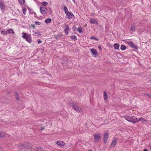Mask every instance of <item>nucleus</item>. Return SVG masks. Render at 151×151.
<instances>
[{
	"instance_id": "obj_16",
	"label": "nucleus",
	"mask_w": 151,
	"mask_h": 151,
	"mask_svg": "<svg viewBox=\"0 0 151 151\" xmlns=\"http://www.w3.org/2000/svg\"><path fill=\"white\" fill-rule=\"evenodd\" d=\"M114 47L115 49H118L119 48V44L115 43L114 45Z\"/></svg>"
},
{
	"instance_id": "obj_43",
	"label": "nucleus",
	"mask_w": 151,
	"mask_h": 151,
	"mask_svg": "<svg viewBox=\"0 0 151 151\" xmlns=\"http://www.w3.org/2000/svg\"><path fill=\"white\" fill-rule=\"evenodd\" d=\"M143 151H148V150L146 149H144Z\"/></svg>"
},
{
	"instance_id": "obj_13",
	"label": "nucleus",
	"mask_w": 151,
	"mask_h": 151,
	"mask_svg": "<svg viewBox=\"0 0 151 151\" xmlns=\"http://www.w3.org/2000/svg\"><path fill=\"white\" fill-rule=\"evenodd\" d=\"M35 151H42L43 149L41 147H39L35 148Z\"/></svg>"
},
{
	"instance_id": "obj_26",
	"label": "nucleus",
	"mask_w": 151,
	"mask_h": 151,
	"mask_svg": "<svg viewBox=\"0 0 151 151\" xmlns=\"http://www.w3.org/2000/svg\"><path fill=\"white\" fill-rule=\"evenodd\" d=\"M23 146H24V144H22L19 146V148L22 150H24V149L25 148V147Z\"/></svg>"
},
{
	"instance_id": "obj_25",
	"label": "nucleus",
	"mask_w": 151,
	"mask_h": 151,
	"mask_svg": "<svg viewBox=\"0 0 151 151\" xmlns=\"http://www.w3.org/2000/svg\"><path fill=\"white\" fill-rule=\"evenodd\" d=\"M20 4L23 5L25 3V0H18Z\"/></svg>"
},
{
	"instance_id": "obj_45",
	"label": "nucleus",
	"mask_w": 151,
	"mask_h": 151,
	"mask_svg": "<svg viewBox=\"0 0 151 151\" xmlns=\"http://www.w3.org/2000/svg\"><path fill=\"white\" fill-rule=\"evenodd\" d=\"M37 36H38V37H40L41 36V35L38 34Z\"/></svg>"
},
{
	"instance_id": "obj_30",
	"label": "nucleus",
	"mask_w": 151,
	"mask_h": 151,
	"mask_svg": "<svg viewBox=\"0 0 151 151\" xmlns=\"http://www.w3.org/2000/svg\"><path fill=\"white\" fill-rule=\"evenodd\" d=\"M135 27L134 26H132V27L131 28L130 30L131 31H134L135 30Z\"/></svg>"
},
{
	"instance_id": "obj_20",
	"label": "nucleus",
	"mask_w": 151,
	"mask_h": 151,
	"mask_svg": "<svg viewBox=\"0 0 151 151\" xmlns=\"http://www.w3.org/2000/svg\"><path fill=\"white\" fill-rule=\"evenodd\" d=\"M127 48V47L124 45H121L120 49L122 50H124Z\"/></svg>"
},
{
	"instance_id": "obj_11",
	"label": "nucleus",
	"mask_w": 151,
	"mask_h": 151,
	"mask_svg": "<svg viewBox=\"0 0 151 151\" xmlns=\"http://www.w3.org/2000/svg\"><path fill=\"white\" fill-rule=\"evenodd\" d=\"M6 134L4 132L0 131V137L3 138L6 136Z\"/></svg>"
},
{
	"instance_id": "obj_21",
	"label": "nucleus",
	"mask_w": 151,
	"mask_h": 151,
	"mask_svg": "<svg viewBox=\"0 0 151 151\" xmlns=\"http://www.w3.org/2000/svg\"><path fill=\"white\" fill-rule=\"evenodd\" d=\"M64 11L66 14L69 13V12L68 11V8L67 7L65 6L64 7Z\"/></svg>"
},
{
	"instance_id": "obj_2",
	"label": "nucleus",
	"mask_w": 151,
	"mask_h": 151,
	"mask_svg": "<svg viewBox=\"0 0 151 151\" xmlns=\"http://www.w3.org/2000/svg\"><path fill=\"white\" fill-rule=\"evenodd\" d=\"M125 119L130 122L135 123L137 122V118L135 116H133L132 117L129 116H125Z\"/></svg>"
},
{
	"instance_id": "obj_12",
	"label": "nucleus",
	"mask_w": 151,
	"mask_h": 151,
	"mask_svg": "<svg viewBox=\"0 0 151 151\" xmlns=\"http://www.w3.org/2000/svg\"><path fill=\"white\" fill-rule=\"evenodd\" d=\"M140 121H142V123H143L146 122V120L142 117H141L139 119L137 118V122H138Z\"/></svg>"
},
{
	"instance_id": "obj_9",
	"label": "nucleus",
	"mask_w": 151,
	"mask_h": 151,
	"mask_svg": "<svg viewBox=\"0 0 151 151\" xmlns=\"http://www.w3.org/2000/svg\"><path fill=\"white\" fill-rule=\"evenodd\" d=\"M117 142V140L116 139L113 140L111 143V146L112 147H114L116 145Z\"/></svg>"
},
{
	"instance_id": "obj_33",
	"label": "nucleus",
	"mask_w": 151,
	"mask_h": 151,
	"mask_svg": "<svg viewBox=\"0 0 151 151\" xmlns=\"http://www.w3.org/2000/svg\"><path fill=\"white\" fill-rule=\"evenodd\" d=\"M26 11L27 9H26L25 8H23V12L24 14H25V12H26Z\"/></svg>"
},
{
	"instance_id": "obj_51",
	"label": "nucleus",
	"mask_w": 151,
	"mask_h": 151,
	"mask_svg": "<svg viewBox=\"0 0 151 151\" xmlns=\"http://www.w3.org/2000/svg\"><path fill=\"white\" fill-rule=\"evenodd\" d=\"M122 40L123 41H125V40Z\"/></svg>"
},
{
	"instance_id": "obj_39",
	"label": "nucleus",
	"mask_w": 151,
	"mask_h": 151,
	"mask_svg": "<svg viewBox=\"0 0 151 151\" xmlns=\"http://www.w3.org/2000/svg\"><path fill=\"white\" fill-rule=\"evenodd\" d=\"M91 39H95V40L96 41H98L99 40V39L98 38H91Z\"/></svg>"
},
{
	"instance_id": "obj_34",
	"label": "nucleus",
	"mask_w": 151,
	"mask_h": 151,
	"mask_svg": "<svg viewBox=\"0 0 151 151\" xmlns=\"http://www.w3.org/2000/svg\"><path fill=\"white\" fill-rule=\"evenodd\" d=\"M0 101L1 102L4 103L5 102L6 99H3V98H1Z\"/></svg>"
},
{
	"instance_id": "obj_4",
	"label": "nucleus",
	"mask_w": 151,
	"mask_h": 151,
	"mask_svg": "<svg viewBox=\"0 0 151 151\" xmlns=\"http://www.w3.org/2000/svg\"><path fill=\"white\" fill-rule=\"evenodd\" d=\"M23 146L25 147V149H27L28 150H30L32 151L33 150V149L31 146V145L29 143L27 142L24 144V146Z\"/></svg>"
},
{
	"instance_id": "obj_18",
	"label": "nucleus",
	"mask_w": 151,
	"mask_h": 151,
	"mask_svg": "<svg viewBox=\"0 0 151 151\" xmlns=\"http://www.w3.org/2000/svg\"><path fill=\"white\" fill-rule=\"evenodd\" d=\"M104 99L105 100H107L108 97L106 93V92L105 91L104 92Z\"/></svg>"
},
{
	"instance_id": "obj_42",
	"label": "nucleus",
	"mask_w": 151,
	"mask_h": 151,
	"mask_svg": "<svg viewBox=\"0 0 151 151\" xmlns=\"http://www.w3.org/2000/svg\"><path fill=\"white\" fill-rule=\"evenodd\" d=\"M70 38H76V36H74V37H73V36H71Z\"/></svg>"
},
{
	"instance_id": "obj_36",
	"label": "nucleus",
	"mask_w": 151,
	"mask_h": 151,
	"mask_svg": "<svg viewBox=\"0 0 151 151\" xmlns=\"http://www.w3.org/2000/svg\"><path fill=\"white\" fill-rule=\"evenodd\" d=\"M35 23L36 24L40 25L41 24V23L38 21L36 22Z\"/></svg>"
},
{
	"instance_id": "obj_28",
	"label": "nucleus",
	"mask_w": 151,
	"mask_h": 151,
	"mask_svg": "<svg viewBox=\"0 0 151 151\" xmlns=\"http://www.w3.org/2000/svg\"><path fill=\"white\" fill-rule=\"evenodd\" d=\"M42 4L44 6H47L48 4L47 2L46 1H44L42 3Z\"/></svg>"
},
{
	"instance_id": "obj_44",
	"label": "nucleus",
	"mask_w": 151,
	"mask_h": 151,
	"mask_svg": "<svg viewBox=\"0 0 151 151\" xmlns=\"http://www.w3.org/2000/svg\"><path fill=\"white\" fill-rule=\"evenodd\" d=\"M98 48L99 49H101V46H99L98 47Z\"/></svg>"
},
{
	"instance_id": "obj_41",
	"label": "nucleus",
	"mask_w": 151,
	"mask_h": 151,
	"mask_svg": "<svg viewBox=\"0 0 151 151\" xmlns=\"http://www.w3.org/2000/svg\"><path fill=\"white\" fill-rule=\"evenodd\" d=\"M34 14H35V15H34V17H37V16H36V14H35V13L34 12Z\"/></svg>"
},
{
	"instance_id": "obj_46",
	"label": "nucleus",
	"mask_w": 151,
	"mask_h": 151,
	"mask_svg": "<svg viewBox=\"0 0 151 151\" xmlns=\"http://www.w3.org/2000/svg\"><path fill=\"white\" fill-rule=\"evenodd\" d=\"M73 39V40L74 41H75L77 40V38H72Z\"/></svg>"
},
{
	"instance_id": "obj_17",
	"label": "nucleus",
	"mask_w": 151,
	"mask_h": 151,
	"mask_svg": "<svg viewBox=\"0 0 151 151\" xmlns=\"http://www.w3.org/2000/svg\"><path fill=\"white\" fill-rule=\"evenodd\" d=\"M15 93L16 99L17 101H19L20 100V99L19 98L18 94L16 92H15Z\"/></svg>"
},
{
	"instance_id": "obj_14",
	"label": "nucleus",
	"mask_w": 151,
	"mask_h": 151,
	"mask_svg": "<svg viewBox=\"0 0 151 151\" xmlns=\"http://www.w3.org/2000/svg\"><path fill=\"white\" fill-rule=\"evenodd\" d=\"M90 22L91 24H97L98 23V22L95 19H91Z\"/></svg>"
},
{
	"instance_id": "obj_5",
	"label": "nucleus",
	"mask_w": 151,
	"mask_h": 151,
	"mask_svg": "<svg viewBox=\"0 0 151 151\" xmlns=\"http://www.w3.org/2000/svg\"><path fill=\"white\" fill-rule=\"evenodd\" d=\"M101 137L99 134H95L94 135V140L95 142H96L99 141Z\"/></svg>"
},
{
	"instance_id": "obj_29",
	"label": "nucleus",
	"mask_w": 151,
	"mask_h": 151,
	"mask_svg": "<svg viewBox=\"0 0 151 151\" xmlns=\"http://www.w3.org/2000/svg\"><path fill=\"white\" fill-rule=\"evenodd\" d=\"M7 31H8V33L9 34L14 33V32L13 30L11 29L8 30Z\"/></svg>"
},
{
	"instance_id": "obj_22",
	"label": "nucleus",
	"mask_w": 151,
	"mask_h": 151,
	"mask_svg": "<svg viewBox=\"0 0 151 151\" xmlns=\"http://www.w3.org/2000/svg\"><path fill=\"white\" fill-rule=\"evenodd\" d=\"M0 7L2 10L3 9L4 10V6L3 4L1 3L0 2Z\"/></svg>"
},
{
	"instance_id": "obj_24",
	"label": "nucleus",
	"mask_w": 151,
	"mask_h": 151,
	"mask_svg": "<svg viewBox=\"0 0 151 151\" xmlns=\"http://www.w3.org/2000/svg\"><path fill=\"white\" fill-rule=\"evenodd\" d=\"M51 20L50 19L48 18V19H46L45 20V22L46 23H50L51 22Z\"/></svg>"
},
{
	"instance_id": "obj_7",
	"label": "nucleus",
	"mask_w": 151,
	"mask_h": 151,
	"mask_svg": "<svg viewBox=\"0 0 151 151\" xmlns=\"http://www.w3.org/2000/svg\"><path fill=\"white\" fill-rule=\"evenodd\" d=\"M47 9L44 7H40V10L41 13L42 14H45L47 13L46 10Z\"/></svg>"
},
{
	"instance_id": "obj_6",
	"label": "nucleus",
	"mask_w": 151,
	"mask_h": 151,
	"mask_svg": "<svg viewBox=\"0 0 151 151\" xmlns=\"http://www.w3.org/2000/svg\"><path fill=\"white\" fill-rule=\"evenodd\" d=\"M108 137L109 134H108L106 132L104 134L103 137L104 142L105 143L107 142Z\"/></svg>"
},
{
	"instance_id": "obj_1",
	"label": "nucleus",
	"mask_w": 151,
	"mask_h": 151,
	"mask_svg": "<svg viewBox=\"0 0 151 151\" xmlns=\"http://www.w3.org/2000/svg\"><path fill=\"white\" fill-rule=\"evenodd\" d=\"M70 106L75 111H77L78 113L81 112L82 111V109L78 106V104L76 103H73L71 104Z\"/></svg>"
},
{
	"instance_id": "obj_50",
	"label": "nucleus",
	"mask_w": 151,
	"mask_h": 151,
	"mask_svg": "<svg viewBox=\"0 0 151 151\" xmlns=\"http://www.w3.org/2000/svg\"><path fill=\"white\" fill-rule=\"evenodd\" d=\"M88 151H92V150H88Z\"/></svg>"
},
{
	"instance_id": "obj_47",
	"label": "nucleus",
	"mask_w": 151,
	"mask_h": 151,
	"mask_svg": "<svg viewBox=\"0 0 151 151\" xmlns=\"http://www.w3.org/2000/svg\"><path fill=\"white\" fill-rule=\"evenodd\" d=\"M32 27H35V25H32Z\"/></svg>"
},
{
	"instance_id": "obj_32",
	"label": "nucleus",
	"mask_w": 151,
	"mask_h": 151,
	"mask_svg": "<svg viewBox=\"0 0 151 151\" xmlns=\"http://www.w3.org/2000/svg\"><path fill=\"white\" fill-rule=\"evenodd\" d=\"M28 42L30 43L32 41L31 38H24Z\"/></svg>"
},
{
	"instance_id": "obj_27",
	"label": "nucleus",
	"mask_w": 151,
	"mask_h": 151,
	"mask_svg": "<svg viewBox=\"0 0 151 151\" xmlns=\"http://www.w3.org/2000/svg\"><path fill=\"white\" fill-rule=\"evenodd\" d=\"M77 30L80 33H82L83 32L82 28L81 27H79L77 29Z\"/></svg>"
},
{
	"instance_id": "obj_37",
	"label": "nucleus",
	"mask_w": 151,
	"mask_h": 151,
	"mask_svg": "<svg viewBox=\"0 0 151 151\" xmlns=\"http://www.w3.org/2000/svg\"><path fill=\"white\" fill-rule=\"evenodd\" d=\"M37 42L38 43H40L42 41L40 40H37Z\"/></svg>"
},
{
	"instance_id": "obj_10",
	"label": "nucleus",
	"mask_w": 151,
	"mask_h": 151,
	"mask_svg": "<svg viewBox=\"0 0 151 151\" xmlns=\"http://www.w3.org/2000/svg\"><path fill=\"white\" fill-rule=\"evenodd\" d=\"M57 145L60 146H64L65 145V143L63 141H57L56 143Z\"/></svg>"
},
{
	"instance_id": "obj_52",
	"label": "nucleus",
	"mask_w": 151,
	"mask_h": 151,
	"mask_svg": "<svg viewBox=\"0 0 151 151\" xmlns=\"http://www.w3.org/2000/svg\"><path fill=\"white\" fill-rule=\"evenodd\" d=\"M73 1L74 2H75V0H73Z\"/></svg>"
},
{
	"instance_id": "obj_15",
	"label": "nucleus",
	"mask_w": 151,
	"mask_h": 151,
	"mask_svg": "<svg viewBox=\"0 0 151 151\" xmlns=\"http://www.w3.org/2000/svg\"><path fill=\"white\" fill-rule=\"evenodd\" d=\"M69 26L68 25L66 26V28L65 29L64 31L65 34L67 35L68 34V30L69 29Z\"/></svg>"
},
{
	"instance_id": "obj_8",
	"label": "nucleus",
	"mask_w": 151,
	"mask_h": 151,
	"mask_svg": "<svg viewBox=\"0 0 151 151\" xmlns=\"http://www.w3.org/2000/svg\"><path fill=\"white\" fill-rule=\"evenodd\" d=\"M66 15L67 16L68 18L70 19H73L74 17V15L71 12H69V13L66 14Z\"/></svg>"
},
{
	"instance_id": "obj_48",
	"label": "nucleus",
	"mask_w": 151,
	"mask_h": 151,
	"mask_svg": "<svg viewBox=\"0 0 151 151\" xmlns=\"http://www.w3.org/2000/svg\"><path fill=\"white\" fill-rule=\"evenodd\" d=\"M90 38H94V37H91Z\"/></svg>"
},
{
	"instance_id": "obj_3",
	"label": "nucleus",
	"mask_w": 151,
	"mask_h": 151,
	"mask_svg": "<svg viewBox=\"0 0 151 151\" xmlns=\"http://www.w3.org/2000/svg\"><path fill=\"white\" fill-rule=\"evenodd\" d=\"M125 43H127L128 45L132 48H134L136 50H137L138 48L137 45L134 44L132 41H125Z\"/></svg>"
},
{
	"instance_id": "obj_31",
	"label": "nucleus",
	"mask_w": 151,
	"mask_h": 151,
	"mask_svg": "<svg viewBox=\"0 0 151 151\" xmlns=\"http://www.w3.org/2000/svg\"><path fill=\"white\" fill-rule=\"evenodd\" d=\"M22 34H23V35H22L23 38H28L27 36V35L26 33L23 32Z\"/></svg>"
},
{
	"instance_id": "obj_23",
	"label": "nucleus",
	"mask_w": 151,
	"mask_h": 151,
	"mask_svg": "<svg viewBox=\"0 0 151 151\" xmlns=\"http://www.w3.org/2000/svg\"><path fill=\"white\" fill-rule=\"evenodd\" d=\"M1 33L2 34L5 35H7L8 33V32L7 31L3 30L1 31Z\"/></svg>"
},
{
	"instance_id": "obj_38",
	"label": "nucleus",
	"mask_w": 151,
	"mask_h": 151,
	"mask_svg": "<svg viewBox=\"0 0 151 151\" xmlns=\"http://www.w3.org/2000/svg\"><path fill=\"white\" fill-rule=\"evenodd\" d=\"M44 129H45L44 127H42L41 128V130H44Z\"/></svg>"
},
{
	"instance_id": "obj_35",
	"label": "nucleus",
	"mask_w": 151,
	"mask_h": 151,
	"mask_svg": "<svg viewBox=\"0 0 151 151\" xmlns=\"http://www.w3.org/2000/svg\"><path fill=\"white\" fill-rule=\"evenodd\" d=\"M146 95H147L149 98L151 99V94L149 93H147Z\"/></svg>"
},
{
	"instance_id": "obj_19",
	"label": "nucleus",
	"mask_w": 151,
	"mask_h": 151,
	"mask_svg": "<svg viewBox=\"0 0 151 151\" xmlns=\"http://www.w3.org/2000/svg\"><path fill=\"white\" fill-rule=\"evenodd\" d=\"M91 52L94 55H96L97 54V51L95 49H92L91 50Z\"/></svg>"
},
{
	"instance_id": "obj_40",
	"label": "nucleus",
	"mask_w": 151,
	"mask_h": 151,
	"mask_svg": "<svg viewBox=\"0 0 151 151\" xmlns=\"http://www.w3.org/2000/svg\"><path fill=\"white\" fill-rule=\"evenodd\" d=\"M52 11L51 9H50V14H51L52 13Z\"/></svg>"
},
{
	"instance_id": "obj_49",
	"label": "nucleus",
	"mask_w": 151,
	"mask_h": 151,
	"mask_svg": "<svg viewBox=\"0 0 151 151\" xmlns=\"http://www.w3.org/2000/svg\"><path fill=\"white\" fill-rule=\"evenodd\" d=\"M144 42L146 43L147 42V41H146L145 42Z\"/></svg>"
}]
</instances>
